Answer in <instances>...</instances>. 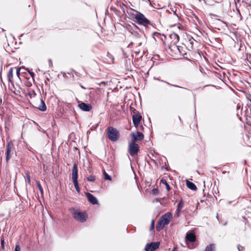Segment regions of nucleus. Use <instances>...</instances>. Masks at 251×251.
Listing matches in <instances>:
<instances>
[{"label": "nucleus", "instance_id": "1", "mask_svg": "<svg viewBox=\"0 0 251 251\" xmlns=\"http://www.w3.org/2000/svg\"><path fill=\"white\" fill-rule=\"evenodd\" d=\"M132 10L135 12V14L132 13H128L129 15L132 17V20L137 24L142 25L145 28H148L149 25H152L151 22L148 20L145 16L141 12L131 9Z\"/></svg>", "mask_w": 251, "mask_h": 251}, {"label": "nucleus", "instance_id": "2", "mask_svg": "<svg viewBox=\"0 0 251 251\" xmlns=\"http://www.w3.org/2000/svg\"><path fill=\"white\" fill-rule=\"evenodd\" d=\"M107 137L108 139L113 142L117 141L120 137L119 131L112 126H108L107 128Z\"/></svg>", "mask_w": 251, "mask_h": 251}, {"label": "nucleus", "instance_id": "3", "mask_svg": "<svg viewBox=\"0 0 251 251\" xmlns=\"http://www.w3.org/2000/svg\"><path fill=\"white\" fill-rule=\"evenodd\" d=\"M73 215L75 219L81 223L85 222L87 220V215L85 212H81L76 209L74 210Z\"/></svg>", "mask_w": 251, "mask_h": 251}, {"label": "nucleus", "instance_id": "4", "mask_svg": "<svg viewBox=\"0 0 251 251\" xmlns=\"http://www.w3.org/2000/svg\"><path fill=\"white\" fill-rule=\"evenodd\" d=\"M139 151V146L135 142L132 141L128 146V152L130 155L134 156L138 154Z\"/></svg>", "mask_w": 251, "mask_h": 251}, {"label": "nucleus", "instance_id": "5", "mask_svg": "<svg viewBox=\"0 0 251 251\" xmlns=\"http://www.w3.org/2000/svg\"><path fill=\"white\" fill-rule=\"evenodd\" d=\"M160 242H151L146 244L145 251H154L159 247Z\"/></svg>", "mask_w": 251, "mask_h": 251}, {"label": "nucleus", "instance_id": "6", "mask_svg": "<svg viewBox=\"0 0 251 251\" xmlns=\"http://www.w3.org/2000/svg\"><path fill=\"white\" fill-rule=\"evenodd\" d=\"M78 107L82 111L85 112L90 111L92 108V106L90 103H86L84 102L81 101L78 104Z\"/></svg>", "mask_w": 251, "mask_h": 251}, {"label": "nucleus", "instance_id": "7", "mask_svg": "<svg viewBox=\"0 0 251 251\" xmlns=\"http://www.w3.org/2000/svg\"><path fill=\"white\" fill-rule=\"evenodd\" d=\"M130 136L132 138V141L135 142L138 140H141L144 139V134L139 131H136V133L132 132Z\"/></svg>", "mask_w": 251, "mask_h": 251}, {"label": "nucleus", "instance_id": "8", "mask_svg": "<svg viewBox=\"0 0 251 251\" xmlns=\"http://www.w3.org/2000/svg\"><path fill=\"white\" fill-rule=\"evenodd\" d=\"M13 147V144L11 141L8 142L6 145V161L8 162L11 157V151Z\"/></svg>", "mask_w": 251, "mask_h": 251}, {"label": "nucleus", "instance_id": "9", "mask_svg": "<svg viewBox=\"0 0 251 251\" xmlns=\"http://www.w3.org/2000/svg\"><path fill=\"white\" fill-rule=\"evenodd\" d=\"M142 119V116L139 114H134L132 115L133 124L135 127H137Z\"/></svg>", "mask_w": 251, "mask_h": 251}, {"label": "nucleus", "instance_id": "10", "mask_svg": "<svg viewBox=\"0 0 251 251\" xmlns=\"http://www.w3.org/2000/svg\"><path fill=\"white\" fill-rule=\"evenodd\" d=\"M171 217L172 214L170 212H167L165 214L163 215L159 220H160L163 223H164V224H166V225H167L169 224Z\"/></svg>", "mask_w": 251, "mask_h": 251}, {"label": "nucleus", "instance_id": "11", "mask_svg": "<svg viewBox=\"0 0 251 251\" xmlns=\"http://www.w3.org/2000/svg\"><path fill=\"white\" fill-rule=\"evenodd\" d=\"M196 240V237L194 233L189 231L186 233L185 237L186 242H188L193 243Z\"/></svg>", "mask_w": 251, "mask_h": 251}, {"label": "nucleus", "instance_id": "12", "mask_svg": "<svg viewBox=\"0 0 251 251\" xmlns=\"http://www.w3.org/2000/svg\"><path fill=\"white\" fill-rule=\"evenodd\" d=\"M85 195L88 201L92 204L95 205L98 204V201L94 195L88 192L86 193Z\"/></svg>", "mask_w": 251, "mask_h": 251}, {"label": "nucleus", "instance_id": "13", "mask_svg": "<svg viewBox=\"0 0 251 251\" xmlns=\"http://www.w3.org/2000/svg\"><path fill=\"white\" fill-rule=\"evenodd\" d=\"M72 180H77L78 178V169L77 164L76 162H74L73 164V167L72 169Z\"/></svg>", "mask_w": 251, "mask_h": 251}, {"label": "nucleus", "instance_id": "14", "mask_svg": "<svg viewBox=\"0 0 251 251\" xmlns=\"http://www.w3.org/2000/svg\"><path fill=\"white\" fill-rule=\"evenodd\" d=\"M139 30L136 31L135 32H134V33H133V34H132V35H133L134 37H135L137 38V42H138V46H140L142 45V42L141 41V40H140V38L142 37V34L139 32Z\"/></svg>", "mask_w": 251, "mask_h": 251}, {"label": "nucleus", "instance_id": "15", "mask_svg": "<svg viewBox=\"0 0 251 251\" xmlns=\"http://www.w3.org/2000/svg\"><path fill=\"white\" fill-rule=\"evenodd\" d=\"M186 186L187 187L193 191H196L197 189L196 185L192 182L186 180Z\"/></svg>", "mask_w": 251, "mask_h": 251}, {"label": "nucleus", "instance_id": "16", "mask_svg": "<svg viewBox=\"0 0 251 251\" xmlns=\"http://www.w3.org/2000/svg\"><path fill=\"white\" fill-rule=\"evenodd\" d=\"M165 225H166L164 224V223H163L160 220H159L158 221V222L156 224V230L158 231H160L164 228V227Z\"/></svg>", "mask_w": 251, "mask_h": 251}, {"label": "nucleus", "instance_id": "17", "mask_svg": "<svg viewBox=\"0 0 251 251\" xmlns=\"http://www.w3.org/2000/svg\"><path fill=\"white\" fill-rule=\"evenodd\" d=\"M132 26L129 25V27L128 28V31L132 34L136 31L139 30V28L133 23H132Z\"/></svg>", "mask_w": 251, "mask_h": 251}, {"label": "nucleus", "instance_id": "18", "mask_svg": "<svg viewBox=\"0 0 251 251\" xmlns=\"http://www.w3.org/2000/svg\"><path fill=\"white\" fill-rule=\"evenodd\" d=\"M40 101L41 104L38 107V109L41 111H45L47 109L46 105L44 100L42 99H40Z\"/></svg>", "mask_w": 251, "mask_h": 251}, {"label": "nucleus", "instance_id": "19", "mask_svg": "<svg viewBox=\"0 0 251 251\" xmlns=\"http://www.w3.org/2000/svg\"><path fill=\"white\" fill-rule=\"evenodd\" d=\"M13 68L12 67H11L9 70V72H8V73L7 74V75L8 81L12 83L13 82V81L11 80V79L13 77Z\"/></svg>", "mask_w": 251, "mask_h": 251}, {"label": "nucleus", "instance_id": "20", "mask_svg": "<svg viewBox=\"0 0 251 251\" xmlns=\"http://www.w3.org/2000/svg\"><path fill=\"white\" fill-rule=\"evenodd\" d=\"M160 183H161L165 185L166 189L168 191H169L171 189V187H170L169 184L167 182V180L165 179H164V178H162L161 179Z\"/></svg>", "mask_w": 251, "mask_h": 251}, {"label": "nucleus", "instance_id": "21", "mask_svg": "<svg viewBox=\"0 0 251 251\" xmlns=\"http://www.w3.org/2000/svg\"><path fill=\"white\" fill-rule=\"evenodd\" d=\"M73 182L74 184V186L75 187L76 191H77V192L78 193H79L80 191V189L79 187L78 182L77 180H73Z\"/></svg>", "mask_w": 251, "mask_h": 251}, {"label": "nucleus", "instance_id": "22", "mask_svg": "<svg viewBox=\"0 0 251 251\" xmlns=\"http://www.w3.org/2000/svg\"><path fill=\"white\" fill-rule=\"evenodd\" d=\"M215 249V245L214 244H211L206 246L204 251H213Z\"/></svg>", "mask_w": 251, "mask_h": 251}, {"label": "nucleus", "instance_id": "23", "mask_svg": "<svg viewBox=\"0 0 251 251\" xmlns=\"http://www.w3.org/2000/svg\"><path fill=\"white\" fill-rule=\"evenodd\" d=\"M103 176L104 179L105 180H111V176H109L104 170H103Z\"/></svg>", "mask_w": 251, "mask_h": 251}, {"label": "nucleus", "instance_id": "24", "mask_svg": "<svg viewBox=\"0 0 251 251\" xmlns=\"http://www.w3.org/2000/svg\"><path fill=\"white\" fill-rule=\"evenodd\" d=\"M37 185L40 191L41 194L43 195L44 194V190L39 181H37Z\"/></svg>", "mask_w": 251, "mask_h": 251}, {"label": "nucleus", "instance_id": "25", "mask_svg": "<svg viewBox=\"0 0 251 251\" xmlns=\"http://www.w3.org/2000/svg\"><path fill=\"white\" fill-rule=\"evenodd\" d=\"M22 69H24L25 70H26L24 66H22L21 67H18L16 69V75L20 79V71Z\"/></svg>", "mask_w": 251, "mask_h": 251}, {"label": "nucleus", "instance_id": "26", "mask_svg": "<svg viewBox=\"0 0 251 251\" xmlns=\"http://www.w3.org/2000/svg\"><path fill=\"white\" fill-rule=\"evenodd\" d=\"M25 177H26L27 183L29 184H30L31 180H30V173H29V172L28 171H26L25 173Z\"/></svg>", "mask_w": 251, "mask_h": 251}, {"label": "nucleus", "instance_id": "27", "mask_svg": "<svg viewBox=\"0 0 251 251\" xmlns=\"http://www.w3.org/2000/svg\"><path fill=\"white\" fill-rule=\"evenodd\" d=\"M184 205V201L182 199H181L178 203L177 208L182 209Z\"/></svg>", "mask_w": 251, "mask_h": 251}, {"label": "nucleus", "instance_id": "28", "mask_svg": "<svg viewBox=\"0 0 251 251\" xmlns=\"http://www.w3.org/2000/svg\"><path fill=\"white\" fill-rule=\"evenodd\" d=\"M87 179L89 181L94 182L96 180V177L94 176H90L87 177Z\"/></svg>", "mask_w": 251, "mask_h": 251}, {"label": "nucleus", "instance_id": "29", "mask_svg": "<svg viewBox=\"0 0 251 251\" xmlns=\"http://www.w3.org/2000/svg\"><path fill=\"white\" fill-rule=\"evenodd\" d=\"M182 209H179L178 208H176V213L175 214V216L176 217H179L180 215V212L181 211Z\"/></svg>", "mask_w": 251, "mask_h": 251}, {"label": "nucleus", "instance_id": "30", "mask_svg": "<svg viewBox=\"0 0 251 251\" xmlns=\"http://www.w3.org/2000/svg\"><path fill=\"white\" fill-rule=\"evenodd\" d=\"M151 193L153 195H157L159 194V190L158 188H153L151 190Z\"/></svg>", "mask_w": 251, "mask_h": 251}, {"label": "nucleus", "instance_id": "31", "mask_svg": "<svg viewBox=\"0 0 251 251\" xmlns=\"http://www.w3.org/2000/svg\"><path fill=\"white\" fill-rule=\"evenodd\" d=\"M162 82H164L165 83H166L168 85H170V86H172V87H178V88H182V89H187L186 88H184V87H180V86H177V85H173V84H171L168 82H165L163 80H160Z\"/></svg>", "mask_w": 251, "mask_h": 251}, {"label": "nucleus", "instance_id": "32", "mask_svg": "<svg viewBox=\"0 0 251 251\" xmlns=\"http://www.w3.org/2000/svg\"><path fill=\"white\" fill-rule=\"evenodd\" d=\"M33 94L31 93L30 92H29L27 94V95L30 97V98H32L33 97L35 96L36 93L34 90L32 91Z\"/></svg>", "mask_w": 251, "mask_h": 251}, {"label": "nucleus", "instance_id": "33", "mask_svg": "<svg viewBox=\"0 0 251 251\" xmlns=\"http://www.w3.org/2000/svg\"><path fill=\"white\" fill-rule=\"evenodd\" d=\"M240 108V106H239V104H238L237 105V112L236 113V115H237V116L238 117L239 119L240 120H241V117H239V110Z\"/></svg>", "mask_w": 251, "mask_h": 251}, {"label": "nucleus", "instance_id": "34", "mask_svg": "<svg viewBox=\"0 0 251 251\" xmlns=\"http://www.w3.org/2000/svg\"><path fill=\"white\" fill-rule=\"evenodd\" d=\"M245 3L246 4L247 6L251 7V0H245Z\"/></svg>", "mask_w": 251, "mask_h": 251}, {"label": "nucleus", "instance_id": "35", "mask_svg": "<svg viewBox=\"0 0 251 251\" xmlns=\"http://www.w3.org/2000/svg\"><path fill=\"white\" fill-rule=\"evenodd\" d=\"M154 221L153 220H152L151 221V225L150 230H152L154 229Z\"/></svg>", "mask_w": 251, "mask_h": 251}, {"label": "nucleus", "instance_id": "36", "mask_svg": "<svg viewBox=\"0 0 251 251\" xmlns=\"http://www.w3.org/2000/svg\"><path fill=\"white\" fill-rule=\"evenodd\" d=\"M237 249L239 251H243L244 250V247L243 246H241L240 245H238Z\"/></svg>", "mask_w": 251, "mask_h": 251}, {"label": "nucleus", "instance_id": "37", "mask_svg": "<svg viewBox=\"0 0 251 251\" xmlns=\"http://www.w3.org/2000/svg\"><path fill=\"white\" fill-rule=\"evenodd\" d=\"M0 244H1V248L3 249L4 248V240L3 239H1Z\"/></svg>", "mask_w": 251, "mask_h": 251}, {"label": "nucleus", "instance_id": "38", "mask_svg": "<svg viewBox=\"0 0 251 251\" xmlns=\"http://www.w3.org/2000/svg\"><path fill=\"white\" fill-rule=\"evenodd\" d=\"M15 251H21V248L19 245H16L15 248Z\"/></svg>", "mask_w": 251, "mask_h": 251}, {"label": "nucleus", "instance_id": "39", "mask_svg": "<svg viewBox=\"0 0 251 251\" xmlns=\"http://www.w3.org/2000/svg\"><path fill=\"white\" fill-rule=\"evenodd\" d=\"M135 111H136V109L134 108L131 107H130V112H131V113H134V114H136L135 113Z\"/></svg>", "mask_w": 251, "mask_h": 251}, {"label": "nucleus", "instance_id": "40", "mask_svg": "<svg viewBox=\"0 0 251 251\" xmlns=\"http://www.w3.org/2000/svg\"><path fill=\"white\" fill-rule=\"evenodd\" d=\"M28 73H29V75H30V76H31L32 78H33V77H34V75H35L34 73L33 72H30V71H28Z\"/></svg>", "mask_w": 251, "mask_h": 251}, {"label": "nucleus", "instance_id": "41", "mask_svg": "<svg viewBox=\"0 0 251 251\" xmlns=\"http://www.w3.org/2000/svg\"><path fill=\"white\" fill-rule=\"evenodd\" d=\"M173 35L174 36V37H175V38H177V40H179V36H178L177 34H176V33H174Z\"/></svg>", "mask_w": 251, "mask_h": 251}, {"label": "nucleus", "instance_id": "42", "mask_svg": "<svg viewBox=\"0 0 251 251\" xmlns=\"http://www.w3.org/2000/svg\"><path fill=\"white\" fill-rule=\"evenodd\" d=\"M61 74L63 75V76L64 78H67V76L66 75V74L64 72H61Z\"/></svg>", "mask_w": 251, "mask_h": 251}, {"label": "nucleus", "instance_id": "43", "mask_svg": "<svg viewBox=\"0 0 251 251\" xmlns=\"http://www.w3.org/2000/svg\"><path fill=\"white\" fill-rule=\"evenodd\" d=\"M49 65L50 66V65H52V61L50 59H49Z\"/></svg>", "mask_w": 251, "mask_h": 251}, {"label": "nucleus", "instance_id": "44", "mask_svg": "<svg viewBox=\"0 0 251 251\" xmlns=\"http://www.w3.org/2000/svg\"><path fill=\"white\" fill-rule=\"evenodd\" d=\"M229 172V171H225V170H222V173L223 174H226V173H228Z\"/></svg>", "mask_w": 251, "mask_h": 251}, {"label": "nucleus", "instance_id": "45", "mask_svg": "<svg viewBox=\"0 0 251 251\" xmlns=\"http://www.w3.org/2000/svg\"><path fill=\"white\" fill-rule=\"evenodd\" d=\"M162 169H165V170L168 171V169H167V168H166V167H165L164 166H162Z\"/></svg>", "mask_w": 251, "mask_h": 251}, {"label": "nucleus", "instance_id": "46", "mask_svg": "<svg viewBox=\"0 0 251 251\" xmlns=\"http://www.w3.org/2000/svg\"><path fill=\"white\" fill-rule=\"evenodd\" d=\"M133 42H130V43L129 44V45H128V47H130L131 45H133Z\"/></svg>", "mask_w": 251, "mask_h": 251}, {"label": "nucleus", "instance_id": "47", "mask_svg": "<svg viewBox=\"0 0 251 251\" xmlns=\"http://www.w3.org/2000/svg\"><path fill=\"white\" fill-rule=\"evenodd\" d=\"M176 48H177V49L178 50V51H179L180 53H181V51L180 50V47H178V46H176Z\"/></svg>", "mask_w": 251, "mask_h": 251}, {"label": "nucleus", "instance_id": "48", "mask_svg": "<svg viewBox=\"0 0 251 251\" xmlns=\"http://www.w3.org/2000/svg\"><path fill=\"white\" fill-rule=\"evenodd\" d=\"M172 251H177V249L176 248H174Z\"/></svg>", "mask_w": 251, "mask_h": 251}, {"label": "nucleus", "instance_id": "49", "mask_svg": "<svg viewBox=\"0 0 251 251\" xmlns=\"http://www.w3.org/2000/svg\"><path fill=\"white\" fill-rule=\"evenodd\" d=\"M140 129H144V127H143V126H141Z\"/></svg>", "mask_w": 251, "mask_h": 251}, {"label": "nucleus", "instance_id": "50", "mask_svg": "<svg viewBox=\"0 0 251 251\" xmlns=\"http://www.w3.org/2000/svg\"><path fill=\"white\" fill-rule=\"evenodd\" d=\"M80 87H81L82 88H83V89H85V87H83V86H82V85H81V86H80Z\"/></svg>", "mask_w": 251, "mask_h": 251}, {"label": "nucleus", "instance_id": "51", "mask_svg": "<svg viewBox=\"0 0 251 251\" xmlns=\"http://www.w3.org/2000/svg\"><path fill=\"white\" fill-rule=\"evenodd\" d=\"M178 118H179V120L181 121V118L180 117V116H178Z\"/></svg>", "mask_w": 251, "mask_h": 251}, {"label": "nucleus", "instance_id": "52", "mask_svg": "<svg viewBox=\"0 0 251 251\" xmlns=\"http://www.w3.org/2000/svg\"><path fill=\"white\" fill-rule=\"evenodd\" d=\"M228 204H230V203H231V201H229L228 202Z\"/></svg>", "mask_w": 251, "mask_h": 251}, {"label": "nucleus", "instance_id": "53", "mask_svg": "<svg viewBox=\"0 0 251 251\" xmlns=\"http://www.w3.org/2000/svg\"><path fill=\"white\" fill-rule=\"evenodd\" d=\"M237 10L238 12L240 13V11H239V10L238 9H237Z\"/></svg>", "mask_w": 251, "mask_h": 251}, {"label": "nucleus", "instance_id": "54", "mask_svg": "<svg viewBox=\"0 0 251 251\" xmlns=\"http://www.w3.org/2000/svg\"><path fill=\"white\" fill-rule=\"evenodd\" d=\"M148 1H150L151 4V0H147Z\"/></svg>", "mask_w": 251, "mask_h": 251}, {"label": "nucleus", "instance_id": "55", "mask_svg": "<svg viewBox=\"0 0 251 251\" xmlns=\"http://www.w3.org/2000/svg\"><path fill=\"white\" fill-rule=\"evenodd\" d=\"M0 160H2V157H0Z\"/></svg>", "mask_w": 251, "mask_h": 251}]
</instances>
